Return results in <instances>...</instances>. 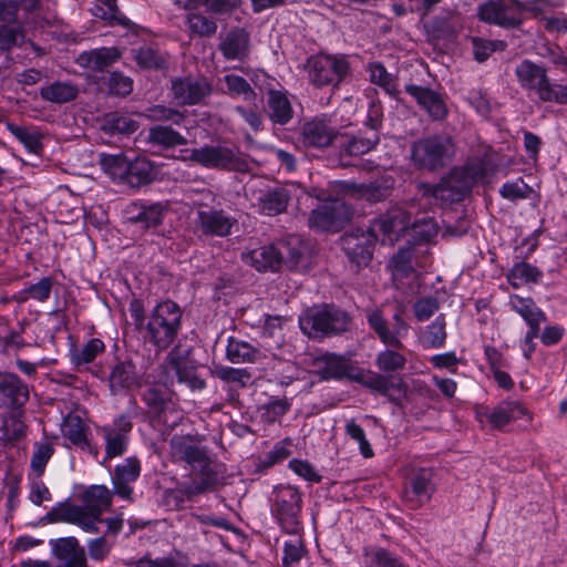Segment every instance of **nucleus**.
Instances as JSON below:
<instances>
[{"label": "nucleus", "instance_id": "4", "mask_svg": "<svg viewBox=\"0 0 567 567\" xmlns=\"http://www.w3.org/2000/svg\"><path fill=\"white\" fill-rule=\"evenodd\" d=\"M182 308L173 300L158 302L148 313L141 333L145 343L151 344L157 353L167 350L182 330Z\"/></svg>", "mask_w": 567, "mask_h": 567}, {"label": "nucleus", "instance_id": "5", "mask_svg": "<svg viewBox=\"0 0 567 567\" xmlns=\"http://www.w3.org/2000/svg\"><path fill=\"white\" fill-rule=\"evenodd\" d=\"M350 315L334 305H321L307 309L299 317V326L312 339L338 336L349 330Z\"/></svg>", "mask_w": 567, "mask_h": 567}, {"label": "nucleus", "instance_id": "39", "mask_svg": "<svg viewBox=\"0 0 567 567\" xmlns=\"http://www.w3.org/2000/svg\"><path fill=\"white\" fill-rule=\"evenodd\" d=\"M226 358L234 364L255 363L261 358V352L245 340L229 337L226 347Z\"/></svg>", "mask_w": 567, "mask_h": 567}, {"label": "nucleus", "instance_id": "63", "mask_svg": "<svg viewBox=\"0 0 567 567\" xmlns=\"http://www.w3.org/2000/svg\"><path fill=\"white\" fill-rule=\"evenodd\" d=\"M224 80L231 94L240 95L246 101L255 100L256 93L246 79L236 74H227Z\"/></svg>", "mask_w": 567, "mask_h": 567}, {"label": "nucleus", "instance_id": "51", "mask_svg": "<svg viewBox=\"0 0 567 567\" xmlns=\"http://www.w3.org/2000/svg\"><path fill=\"white\" fill-rule=\"evenodd\" d=\"M100 164L104 172L113 179L124 183L127 177L128 157L123 153L120 154H101Z\"/></svg>", "mask_w": 567, "mask_h": 567}, {"label": "nucleus", "instance_id": "49", "mask_svg": "<svg viewBox=\"0 0 567 567\" xmlns=\"http://www.w3.org/2000/svg\"><path fill=\"white\" fill-rule=\"evenodd\" d=\"M543 272L536 267L525 261L516 262L507 274L511 286L518 288L524 284H538Z\"/></svg>", "mask_w": 567, "mask_h": 567}, {"label": "nucleus", "instance_id": "55", "mask_svg": "<svg viewBox=\"0 0 567 567\" xmlns=\"http://www.w3.org/2000/svg\"><path fill=\"white\" fill-rule=\"evenodd\" d=\"M471 42L474 59L478 63L485 62L492 53L496 51H504L506 49V43L502 40H488L480 37H473Z\"/></svg>", "mask_w": 567, "mask_h": 567}, {"label": "nucleus", "instance_id": "59", "mask_svg": "<svg viewBox=\"0 0 567 567\" xmlns=\"http://www.w3.org/2000/svg\"><path fill=\"white\" fill-rule=\"evenodd\" d=\"M214 374L224 382L234 383L240 388H246L251 374L246 369H237L225 365L215 367Z\"/></svg>", "mask_w": 567, "mask_h": 567}, {"label": "nucleus", "instance_id": "12", "mask_svg": "<svg viewBox=\"0 0 567 567\" xmlns=\"http://www.w3.org/2000/svg\"><path fill=\"white\" fill-rule=\"evenodd\" d=\"M188 159L206 168L245 171L247 162L227 146L205 145L190 151Z\"/></svg>", "mask_w": 567, "mask_h": 567}, {"label": "nucleus", "instance_id": "17", "mask_svg": "<svg viewBox=\"0 0 567 567\" xmlns=\"http://www.w3.org/2000/svg\"><path fill=\"white\" fill-rule=\"evenodd\" d=\"M313 373L322 381L348 379L354 381L358 368L351 360L336 353H326L313 360Z\"/></svg>", "mask_w": 567, "mask_h": 567}, {"label": "nucleus", "instance_id": "19", "mask_svg": "<svg viewBox=\"0 0 567 567\" xmlns=\"http://www.w3.org/2000/svg\"><path fill=\"white\" fill-rule=\"evenodd\" d=\"M158 422L169 430L179 424L183 419L182 412L177 410L166 394L157 388H148L142 396Z\"/></svg>", "mask_w": 567, "mask_h": 567}, {"label": "nucleus", "instance_id": "52", "mask_svg": "<svg viewBox=\"0 0 567 567\" xmlns=\"http://www.w3.org/2000/svg\"><path fill=\"white\" fill-rule=\"evenodd\" d=\"M7 128L30 153L39 154L42 150L41 135L35 130L11 122H7Z\"/></svg>", "mask_w": 567, "mask_h": 567}, {"label": "nucleus", "instance_id": "64", "mask_svg": "<svg viewBox=\"0 0 567 567\" xmlns=\"http://www.w3.org/2000/svg\"><path fill=\"white\" fill-rule=\"evenodd\" d=\"M439 228L433 218H422L412 225V236L419 243H427L437 235Z\"/></svg>", "mask_w": 567, "mask_h": 567}, {"label": "nucleus", "instance_id": "10", "mask_svg": "<svg viewBox=\"0 0 567 567\" xmlns=\"http://www.w3.org/2000/svg\"><path fill=\"white\" fill-rule=\"evenodd\" d=\"M352 207L343 198L334 197L322 202L310 213V228L322 231H339L352 218Z\"/></svg>", "mask_w": 567, "mask_h": 567}, {"label": "nucleus", "instance_id": "37", "mask_svg": "<svg viewBox=\"0 0 567 567\" xmlns=\"http://www.w3.org/2000/svg\"><path fill=\"white\" fill-rule=\"evenodd\" d=\"M509 306L524 319L528 328H540V324L547 321L546 313L530 297L524 298L518 295H513L509 298Z\"/></svg>", "mask_w": 567, "mask_h": 567}, {"label": "nucleus", "instance_id": "61", "mask_svg": "<svg viewBox=\"0 0 567 567\" xmlns=\"http://www.w3.org/2000/svg\"><path fill=\"white\" fill-rule=\"evenodd\" d=\"M344 431L351 440L358 443L363 457L370 458L374 455L371 444L367 440L364 430L354 420L347 422Z\"/></svg>", "mask_w": 567, "mask_h": 567}, {"label": "nucleus", "instance_id": "56", "mask_svg": "<svg viewBox=\"0 0 567 567\" xmlns=\"http://www.w3.org/2000/svg\"><path fill=\"white\" fill-rule=\"evenodd\" d=\"M144 115L152 122H172L175 125H181L185 120V115L178 110L161 104L147 107Z\"/></svg>", "mask_w": 567, "mask_h": 567}, {"label": "nucleus", "instance_id": "2", "mask_svg": "<svg viewBox=\"0 0 567 567\" xmlns=\"http://www.w3.org/2000/svg\"><path fill=\"white\" fill-rule=\"evenodd\" d=\"M405 311V306L398 303L391 315V320H389L384 310L380 307L367 308L364 310L369 328L386 347V349L378 353L375 365L388 375L403 371L406 365V358L400 352V350L404 349L402 340L408 337L411 329L404 318Z\"/></svg>", "mask_w": 567, "mask_h": 567}, {"label": "nucleus", "instance_id": "15", "mask_svg": "<svg viewBox=\"0 0 567 567\" xmlns=\"http://www.w3.org/2000/svg\"><path fill=\"white\" fill-rule=\"evenodd\" d=\"M341 247L349 261L359 270L368 266L372 259V252L375 244V237L367 228H357L353 231L344 234L341 239Z\"/></svg>", "mask_w": 567, "mask_h": 567}, {"label": "nucleus", "instance_id": "24", "mask_svg": "<svg viewBox=\"0 0 567 567\" xmlns=\"http://www.w3.org/2000/svg\"><path fill=\"white\" fill-rule=\"evenodd\" d=\"M482 415L488 421L492 429L503 431L512 422L525 419L532 421V414L518 401H503L494 409H485Z\"/></svg>", "mask_w": 567, "mask_h": 567}, {"label": "nucleus", "instance_id": "1", "mask_svg": "<svg viewBox=\"0 0 567 567\" xmlns=\"http://www.w3.org/2000/svg\"><path fill=\"white\" fill-rule=\"evenodd\" d=\"M203 441L199 435L189 434L174 435L169 440L172 460L188 465L195 476L171 492L176 502L190 501L226 483V465L218 461Z\"/></svg>", "mask_w": 567, "mask_h": 567}, {"label": "nucleus", "instance_id": "18", "mask_svg": "<svg viewBox=\"0 0 567 567\" xmlns=\"http://www.w3.org/2000/svg\"><path fill=\"white\" fill-rule=\"evenodd\" d=\"M196 215V226L204 236L226 237L237 223V219L224 209L208 206L198 209Z\"/></svg>", "mask_w": 567, "mask_h": 567}, {"label": "nucleus", "instance_id": "29", "mask_svg": "<svg viewBox=\"0 0 567 567\" xmlns=\"http://www.w3.org/2000/svg\"><path fill=\"white\" fill-rule=\"evenodd\" d=\"M142 384V377L136 370L134 361L130 358L118 361L109 375V386L112 394L138 388Z\"/></svg>", "mask_w": 567, "mask_h": 567}, {"label": "nucleus", "instance_id": "33", "mask_svg": "<svg viewBox=\"0 0 567 567\" xmlns=\"http://www.w3.org/2000/svg\"><path fill=\"white\" fill-rule=\"evenodd\" d=\"M121 59V52L117 48H99L82 52L76 63L81 68L90 69L96 72H104Z\"/></svg>", "mask_w": 567, "mask_h": 567}, {"label": "nucleus", "instance_id": "46", "mask_svg": "<svg viewBox=\"0 0 567 567\" xmlns=\"http://www.w3.org/2000/svg\"><path fill=\"white\" fill-rule=\"evenodd\" d=\"M80 509L69 501H63L53 506L41 519L40 524L68 523L78 526L80 523Z\"/></svg>", "mask_w": 567, "mask_h": 567}, {"label": "nucleus", "instance_id": "22", "mask_svg": "<svg viewBox=\"0 0 567 567\" xmlns=\"http://www.w3.org/2000/svg\"><path fill=\"white\" fill-rule=\"evenodd\" d=\"M435 491L433 473L430 468L414 470L406 481L404 497L411 503V508L420 507L429 502Z\"/></svg>", "mask_w": 567, "mask_h": 567}, {"label": "nucleus", "instance_id": "27", "mask_svg": "<svg viewBox=\"0 0 567 567\" xmlns=\"http://www.w3.org/2000/svg\"><path fill=\"white\" fill-rule=\"evenodd\" d=\"M291 200V192L288 187L278 185L260 190L255 206L259 214L277 216L287 212Z\"/></svg>", "mask_w": 567, "mask_h": 567}, {"label": "nucleus", "instance_id": "62", "mask_svg": "<svg viewBox=\"0 0 567 567\" xmlns=\"http://www.w3.org/2000/svg\"><path fill=\"white\" fill-rule=\"evenodd\" d=\"M370 80L383 87L386 93L394 95L396 92L395 81L381 63H371L369 65Z\"/></svg>", "mask_w": 567, "mask_h": 567}, {"label": "nucleus", "instance_id": "38", "mask_svg": "<svg viewBox=\"0 0 567 567\" xmlns=\"http://www.w3.org/2000/svg\"><path fill=\"white\" fill-rule=\"evenodd\" d=\"M147 143L167 151L176 146L186 145L187 138L171 125L158 124L150 127Z\"/></svg>", "mask_w": 567, "mask_h": 567}, {"label": "nucleus", "instance_id": "42", "mask_svg": "<svg viewBox=\"0 0 567 567\" xmlns=\"http://www.w3.org/2000/svg\"><path fill=\"white\" fill-rule=\"evenodd\" d=\"M99 84L102 90L106 91L107 95L125 97L133 92L134 82L132 78L114 71L101 76Z\"/></svg>", "mask_w": 567, "mask_h": 567}, {"label": "nucleus", "instance_id": "47", "mask_svg": "<svg viewBox=\"0 0 567 567\" xmlns=\"http://www.w3.org/2000/svg\"><path fill=\"white\" fill-rule=\"evenodd\" d=\"M102 130L110 135H131L138 130V123L130 116L112 112L105 115Z\"/></svg>", "mask_w": 567, "mask_h": 567}, {"label": "nucleus", "instance_id": "35", "mask_svg": "<svg viewBox=\"0 0 567 567\" xmlns=\"http://www.w3.org/2000/svg\"><path fill=\"white\" fill-rule=\"evenodd\" d=\"M218 49L227 60H244L249 51V33L235 28L220 41Z\"/></svg>", "mask_w": 567, "mask_h": 567}, {"label": "nucleus", "instance_id": "43", "mask_svg": "<svg viewBox=\"0 0 567 567\" xmlns=\"http://www.w3.org/2000/svg\"><path fill=\"white\" fill-rule=\"evenodd\" d=\"M79 89L69 82L55 81L40 89V95L44 101L63 104L76 99Z\"/></svg>", "mask_w": 567, "mask_h": 567}, {"label": "nucleus", "instance_id": "23", "mask_svg": "<svg viewBox=\"0 0 567 567\" xmlns=\"http://www.w3.org/2000/svg\"><path fill=\"white\" fill-rule=\"evenodd\" d=\"M515 74L523 89L535 91L539 99H549L547 70L530 60H523L515 69Z\"/></svg>", "mask_w": 567, "mask_h": 567}, {"label": "nucleus", "instance_id": "54", "mask_svg": "<svg viewBox=\"0 0 567 567\" xmlns=\"http://www.w3.org/2000/svg\"><path fill=\"white\" fill-rule=\"evenodd\" d=\"M34 451L31 457L30 467L35 474L37 478H40L44 471L48 462L54 454V446L52 443L44 441V442H35Z\"/></svg>", "mask_w": 567, "mask_h": 567}, {"label": "nucleus", "instance_id": "13", "mask_svg": "<svg viewBox=\"0 0 567 567\" xmlns=\"http://www.w3.org/2000/svg\"><path fill=\"white\" fill-rule=\"evenodd\" d=\"M341 136V130L331 125L326 116H316L306 121L299 133V140L305 148L326 151L329 147L337 148Z\"/></svg>", "mask_w": 567, "mask_h": 567}, {"label": "nucleus", "instance_id": "3", "mask_svg": "<svg viewBox=\"0 0 567 567\" xmlns=\"http://www.w3.org/2000/svg\"><path fill=\"white\" fill-rule=\"evenodd\" d=\"M489 173L488 161L474 158L463 167L453 168L435 186H427L425 194L433 196L443 205L458 203L472 192L477 181L486 178Z\"/></svg>", "mask_w": 567, "mask_h": 567}, {"label": "nucleus", "instance_id": "26", "mask_svg": "<svg viewBox=\"0 0 567 567\" xmlns=\"http://www.w3.org/2000/svg\"><path fill=\"white\" fill-rule=\"evenodd\" d=\"M141 473V464L136 457H127L115 466L112 474L113 493L128 502L133 501V487Z\"/></svg>", "mask_w": 567, "mask_h": 567}, {"label": "nucleus", "instance_id": "40", "mask_svg": "<svg viewBox=\"0 0 567 567\" xmlns=\"http://www.w3.org/2000/svg\"><path fill=\"white\" fill-rule=\"evenodd\" d=\"M154 165L146 157L128 158L127 177L124 183L132 187L150 184L154 179Z\"/></svg>", "mask_w": 567, "mask_h": 567}, {"label": "nucleus", "instance_id": "28", "mask_svg": "<svg viewBox=\"0 0 567 567\" xmlns=\"http://www.w3.org/2000/svg\"><path fill=\"white\" fill-rule=\"evenodd\" d=\"M379 142L380 135L377 132L363 135L362 133L349 134L341 131L337 150L341 159L343 157L361 156L374 150Z\"/></svg>", "mask_w": 567, "mask_h": 567}, {"label": "nucleus", "instance_id": "7", "mask_svg": "<svg viewBox=\"0 0 567 567\" xmlns=\"http://www.w3.org/2000/svg\"><path fill=\"white\" fill-rule=\"evenodd\" d=\"M305 69L316 87L339 85L351 74L350 62L342 54H315L308 58Z\"/></svg>", "mask_w": 567, "mask_h": 567}, {"label": "nucleus", "instance_id": "60", "mask_svg": "<svg viewBox=\"0 0 567 567\" xmlns=\"http://www.w3.org/2000/svg\"><path fill=\"white\" fill-rule=\"evenodd\" d=\"M62 432L64 437H66L72 444L76 446L89 445L84 424L80 417L75 416L68 419L63 425Z\"/></svg>", "mask_w": 567, "mask_h": 567}, {"label": "nucleus", "instance_id": "48", "mask_svg": "<svg viewBox=\"0 0 567 567\" xmlns=\"http://www.w3.org/2000/svg\"><path fill=\"white\" fill-rule=\"evenodd\" d=\"M405 228L403 214L400 210L391 212L380 218H375L368 229L378 239V233H383L386 236L398 234Z\"/></svg>", "mask_w": 567, "mask_h": 567}, {"label": "nucleus", "instance_id": "11", "mask_svg": "<svg viewBox=\"0 0 567 567\" xmlns=\"http://www.w3.org/2000/svg\"><path fill=\"white\" fill-rule=\"evenodd\" d=\"M527 8L518 0H488L477 8L481 21L511 29L523 23V13Z\"/></svg>", "mask_w": 567, "mask_h": 567}, {"label": "nucleus", "instance_id": "30", "mask_svg": "<svg viewBox=\"0 0 567 567\" xmlns=\"http://www.w3.org/2000/svg\"><path fill=\"white\" fill-rule=\"evenodd\" d=\"M172 92L178 104L194 105L210 93V85L205 80L174 79Z\"/></svg>", "mask_w": 567, "mask_h": 567}, {"label": "nucleus", "instance_id": "34", "mask_svg": "<svg viewBox=\"0 0 567 567\" xmlns=\"http://www.w3.org/2000/svg\"><path fill=\"white\" fill-rule=\"evenodd\" d=\"M165 363L175 371L179 383L186 384L192 390H203L206 386V382L197 374L196 368L182 358L176 350L167 354Z\"/></svg>", "mask_w": 567, "mask_h": 567}, {"label": "nucleus", "instance_id": "53", "mask_svg": "<svg viewBox=\"0 0 567 567\" xmlns=\"http://www.w3.org/2000/svg\"><path fill=\"white\" fill-rule=\"evenodd\" d=\"M446 337L445 316L440 315L426 327L423 334V342L426 348L439 349L445 344Z\"/></svg>", "mask_w": 567, "mask_h": 567}, {"label": "nucleus", "instance_id": "14", "mask_svg": "<svg viewBox=\"0 0 567 567\" xmlns=\"http://www.w3.org/2000/svg\"><path fill=\"white\" fill-rule=\"evenodd\" d=\"M354 382L386 396L391 403L398 406H402V399L406 395L408 384L403 379L385 373L371 372L365 377L358 368Z\"/></svg>", "mask_w": 567, "mask_h": 567}, {"label": "nucleus", "instance_id": "32", "mask_svg": "<svg viewBox=\"0 0 567 567\" xmlns=\"http://www.w3.org/2000/svg\"><path fill=\"white\" fill-rule=\"evenodd\" d=\"M241 258L245 264L250 265L258 271L275 272L282 267L278 241L243 252Z\"/></svg>", "mask_w": 567, "mask_h": 567}, {"label": "nucleus", "instance_id": "58", "mask_svg": "<svg viewBox=\"0 0 567 567\" xmlns=\"http://www.w3.org/2000/svg\"><path fill=\"white\" fill-rule=\"evenodd\" d=\"M414 248L411 246L401 247L392 257L391 265L394 272L402 277H409L414 272L413 267Z\"/></svg>", "mask_w": 567, "mask_h": 567}, {"label": "nucleus", "instance_id": "45", "mask_svg": "<svg viewBox=\"0 0 567 567\" xmlns=\"http://www.w3.org/2000/svg\"><path fill=\"white\" fill-rule=\"evenodd\" d=\"M53 280L50 277H43L38 282L31 284L12 296V300L18 303H25L33 299L39 302L47 301L52 292Z\"/></svg>", "mask_w": 567, "mask_h": 567}, {"label": "nucleus", "instance_id": "44", "mask_svg": "<svg viewBox=\"0 0 567 567\" xmlns=\"http://www.w3.org/2000/svg\"><path fill=\"white\" fill-rule=\"evenodd\" d=\"M105 351V343L99 338L90 339L82 348L72 347L69 352L71 363L80 368L92 363L97 355Z\"/></svg>", "mask_w": 567, "mask_h": 567}, {"label": "nucleus", "instance_id": "16", "mask_svg": "<svg viewBox=\"0 0 567 567\" xmlns=\"http://www.w3.org/2000/svg\"><path fill=\"white\" fill-rule=\"evenodd\" d=\"M132 429L133 423L127 414H121L112 424L99 429L105 442L106 460L121 456L126 452Z\"/></svg>", "mask_w": 567, "mask_h": 567}, {"label": "nucleus", "instance_id": "31", "mask_svg": "<svg viewBox=\"0 0 567 567\" xmlns=\"http://www.w3.org/2000/svg\"><path fill=\"white\" fill-rule=\"evenodd\" d=\"M24 409L8 410L0 414V446H13L25 437L27 425L23 421Z\"/></svg>", "mask_w": 567, "mask_h": 567}, {"label": "nucleus", "instance_id": "41", "mask_svg": "<svg viewBox=\"0 0 567 567\" xmlns=\"http://www.w3.org/2000/svg\"><path fill=\"white\" fill-rule=\"evenodd\" d=\"M281 265L288 269H297L305 259L306 247L298 236H290L286 240H279Z\"/></svg>", "mask_w": 567, "mask_h": 567}, {"label": "nucleus", "instance_id": "8", "mask_svg": "<svg viewBox=\"0 0 567 567\" xmlns=\"http://www.w3.org/2000/svg\"><path fill=\"white\" fill-rule=\"evenodd\" d=\"M301 506L302 497L298 488L290 485L276 487L271 514L285 533L298 535L302 529L300 520Z\"/></svg>", "mask_w": 567, "mask_h": 567}, {"label": "nucleus", "instance_id": "50", "mask_svg": "<svg viewBox=\"0 0 567 567\" xmlns=\"http://www.w3.org/2000/svg\"><path fill=\"white\" fill-rule=\"evenodd\" d=\"M136 64L145 70H162L166 66L165 56L156 49L144 45L132 50Z\"/></svg>", "mask_w": 567, "mask_h": 567}, {"label": "nucleus", "instance_id": "20", "mask_svg": "<svg viewBox=\"0 0 567 567\" xmlns=\"http://www.w3.org/2000/svg\"><path fill=\"white\" fill-rule=\"evenodd\" d=\"M29 396V386L19 375L0 372V409H24Z\"/></svg>", "mask_w": 567, "mask_h": 567}, {"label": "nucleus", "instance_id": "21", "mask_svg": "<svg viewBox=\"0 0 567 567\" xmlns=\"http://www.w3.org/2000/svg\"><path fill=\"white\" fill-rule=\"evenodd\" d=\"M165 212V206L161 203L134 202L127 205L125 215L128 224L147 231L156 229L163 224Z\"/></svg>", "mask_w": 567, "mask_h": 567}, {"label": "nucleus", "instance_id": "57", "mask_svg": "<svg viewBox=\"0 0 567 567\" xmlns=\"http://www.w3.org/2000/svg\"><path fill=\"white\" fill-rule=\"evenodd\" d=\"M290 540L285 542L284 545V567H299L300 560L306 554V548L302 539L298 535Z\"/></svg>", "mask_w": 567, "mask_h": 567}, {"label": "nucleus", "instance_id": "6", "mask_svg": "<svg viewBox=\"0 0 567 567\" xmlns=\"http://www.w3.org/2000/svg\"><path fill=\"white\" fill-rule=\"evenodd\" d=\"M455 144L446 134L419 138L412 145L411 157L415 166L430 172L445 167L455 155Z\"/></svg>", "mask_w": 567, "mask_h": 567}, {"label": "nucleus", "instance_id": "25", "mask_svg": "<svg viewBox=\"0 0 567 567\" xmlns=\"http://www.w3.org/2000/svg\"><path fill=\"white\" fill-rule=\"evenodd\" d=\"M405 92L409 93L433 121H442L447 115V106L442 94L431 87L406 84Z\"/></svg>", "mask_w": 567, "mask_h": 567}, {"label": "nucleus", "instance_id": "9", "mask_svg": "<svg viewBox=\"0 0 567 567\" xmlns=\"http://www.w3.org/2000/svg\"><path fill=\"white\" fill-rule=\"evenodd\" d=\"M113 491L104 485H92L81 495L82 506L74 505L80 509V523L78 526L87 533H97V523L102 522V514L112 505Z\"/></svg>", "mask_w": 567, "mask_h": 567}, {"label": "nucleus", "instance_id": "36", "mask_svg": "<svg viewBox=\"0 0 567 567\" xmlns=\"http://www.w3.org/2000/svg\"><path fill=\"white\" fill-rule=\"evenodd\" d=\"M266 112L274 124L286 125L293 117V110L286 93L269 90L267 93Z\"/></svg>", "mask_w": 567, "mask_h": 567}]
</instances>
